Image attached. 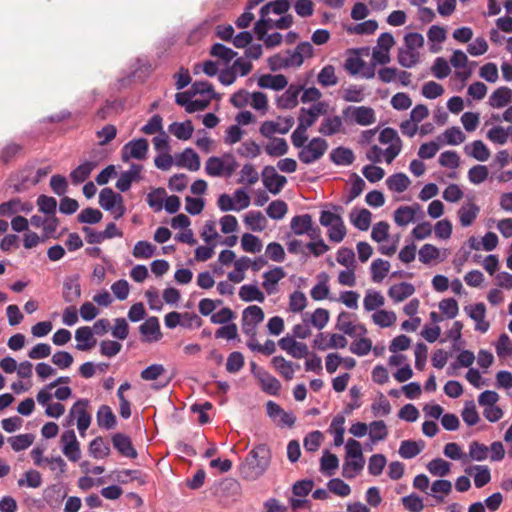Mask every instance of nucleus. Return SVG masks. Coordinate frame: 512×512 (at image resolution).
I'll return each mask as SVG.
<instances>
[{"mask_svg":"<svg viewBox=\"0 0 512 512\" xmlns=\"http://www.w3.org/2000/svg\"><path fill=\"white\" fill-rule=\"evenodd\" d=\"M123 202V197L111 188H104L99 194V205L106 211L113 210L117 203Z\"/></svg>","mask_w":512,"mask_h":512,"instance_id":"30","label":"nucleus"},{"mask_svg":"<svg viewBox=\"0 0 512 512\" xmlns=\"http://www.w3.org/2000/svg\"><path fill=\"white\" fill-rule=\"evenodd\" d=\"M131 385L129 382H125L120 385L117 391V397L119 399V413L124 419H128L131 416L130 402L124 396L125 391L129 390Z\"/></svg>","mask_w":512,"mask_h":512,"instance_id":"46","label":"nucleus"},{"mask_svg":"<svg viewBox=\"0 0 512 512\" xmlns=\"http://www.w3.org/2000/svg\"><path fill=\"white\" fill-rule=\"evenodd\" d=\"M327 149V141L324 138L315 137L301 148L298 158L304 164H311L318 161L326 153Z\"/></svg>","mask_w":512,"mask_h":512,"instance_id":"4","label":"nucleus"},{"mask_svg":"<svg viewBox=\"0 0 512 512\" xmlns=\"http://www.w3.org/2000/svg\"><path fill=\"white\" fill-rule=\"evenodd\" d=\"M339 460L335 454L328 451L324 453L320 462V470L327 476H332L338 468Z\"/></svg>","mask_w":512,"mask_h":512,"instance_id":"49","label":"nucleus"},{"mask_svg":"<svg viewBox=\"0 0 512 512\" xmlns=\"http://www.w3.org/2000/svg\"><path fill=\"white\" fill-rule=\"evenodd\" d=\"M465 472L473 476L474 485L477 488H482L491 481V472L486 465H475L467 468Z\"/></svg>","mask_w":512,"mask_h":512,"instance_id":"23","label":"nucleus"},{"mask_svg":"<svg viewBox=\"0 0 512 512\" xmlns=\"http://www.w3.org/2000/svg\"><path fill=\"white\" fill-rule=\"evenodd\" d=\"M425 447L424 441L404 440L399 447V455L404 459L416 457Z\"/></svg>","mask_w":512,"mask_h":512,"instance_id":"29","label":"nucleus"},{"mask_svg":"<svg viewBox=\"0 0 512 512\" xmlns=\"http://www.w3.org/2000/svg\"><path fill=\"white\" fill-rule=\"evenodd\" d=\"M89 452L94 458L101 459L109 455L110 448L102 437H96L90 442Z\"/></svg>","mask_w":512,"mask_h":512,"instance_id":"51","label":"nucleus"},{"mask_svg":"<svg viewBox=\"0 0 512 512\" xmlns=\"http://www.w3.org/2000/svg\"><path fill=\"white\" fill-rule=\"evenodd\" d=\"M241 246L245 252L257 253L262 249L261 240L250 233H245L241 238Z\"/></svg>","mask_w":512,"mask_h":512,"instance_id":"57","label":"nucleus"},{"mask_svg":"<svg viewBox=\"0 0 512 512\" xmlns=\"http://www.w3.org/2000/svg\"><path fill=\"white\" fill-rule=\"evenodd\" d=\"M34 435L30 433L20 434L17 436L10 437L8 442L10 443L12 449L16 452L23 451L32 445L34 442Z\"/></svg>","mask_w":512,"mask_h":512,"instance_id":"48","label":"nucleus"},{"mask_svg":"<svg viewBox=\"0 0 512 512\" xmlns=\"http://www.w3.org/2000/svg\"><path fill=\"white\" fill-rule=\"evenodd\" d=\"M114 448L124 457L136 458L137 451L132 445L131 439L122 433H116L112 437Z\"/></svg>","mask_w":512,"mask_h":512,"instance_id":"19","label":"nucleus"},{"mask_svg":"<svg viewBox=\"0 0 512 512\" xmlns=\"http://www.w3.org/2000/svg\"><path fill=\"white\" fill-rule=\"evenodd\" d=\"M273 368L286 380H291L294 376L295 369L293 363L287 361L282 356H275L271 360Z\"/></svg>","mask_w":512,"mask_h":512,"instance_id":"34","label":"nucleus"},{"mask_svg":"<svg viewBox=\"0 0 512 512\" xmlns=\"http://www.w3.org/2000/svg\"><path fill=\"white\" fill-rule=\"evenodd\" d=\"M156 247L147 241H138L133 248V256L138 259H148L153 256Z\"/></svg>","mask_w":512,"mask_h":512,"instance_id":"59","label":"nucleus"},{"mask_svg":"<svg viewBox=\"0 0 512 512\" xmlns=\"http://www.w3.org/2000/svg\"><path fill=\"white\" fill-rule=\"evenodd\" d=\"M169 131L180 140H188L191 138L194 127L190 120L184 122H174L170 125Z\"/></svg>","mask_w":512,"mask_h":512,"instance_id":"36","label":"nucleus"},{"mask_svg":"<svg viewBox=\"0 0 512 512\" xmlns=\"http://www.w3.org/2000/svg\"><path fill=\"white\" fill-rule=\"evenodd\" d=\"M419 212H421V206L418 203L411 206H400L394 212V221L398 226L405 227L414 221Z\"/></svg>","mask_w":512,"mask_h":512,"instance_id":"14","label":"nucleus"},{"mask_svg":"<svg viewBox=\"0 0 512 512\" xmlns=\"http://www.w3.org/2000/svg\"><path fill=\"white\" fill-rule=\"evenodd\" d=\"M262 176L264 186L274 195L278 194L287 183L286 177L278 174L273 166H266Z\"/></svg>","mask_w":512,"mask_h":512,"instance_id":"11","label":"nucleus"},{"mask_svg":"<svg viewBox=\"0 0 512 512\" xmlns=\"http://www.w3.org/2000/svg\"><path fill=\"white\" fill-rule=\"evenodd\" d=\"M288 144L284 138H273L265 146V152L272 157H280L288 152Z\"/></svg>","mask_w":512,"mask_h":512,"instance_id":"43","label":"nucleus"},{"mask_svg":"<svg viewBox=\"0 0 512 512\" xmlns=\"http://www.w3.org/2000/svg\"><path fill=\"white\" fill-rule=\"evenodd\" d=\"M401 502L409 512H420L424 509L423 500L415 493L403 497Z\"/></svg>","mask_w":512,"mask_h":512,"instance_id":"64","label":"nucleus"},{"mask_svg":"<svg viewBox=\"0 0 512 512\" xmlns=\"http://www.w3.org/2000/svg\"><path fill=\"white\" fill-rule=\"evenodd\" d=\"M103 214L100 210L95 208H85L77 216L79 223L96 224L101 221Z\"/></svg>","mask_w":512,"mask_h":512,"instance_id":"53","label":"nucleus"},{"mask_svg":"<svg viewBox=\"0 0 512 512\" xmlns=\"http://www.w3.org/2000/svg\"><path fill=\"white\" fill-rule=\"evenodd\" d=\"M265 314L261 307L250 305L242 312L241 328L246 336L257 334V326L264 320Z\"/></svg>","mask_w":512,"mask_h":512,"instance_id":"5","label":"nucleus"},{"mask_svg":"<svg viewBox=\"0 0 512 512\" xmlns=\"http://www.w3.org/2000/svg\"><path fill=\"white\" fill-rule=\"evenodd\" d=\"M398 63L404 68H412L420 60L419 52L407 48L399 49L397 56Z\"/></svg>","mask_w":512,"mask_h":512,"instance_id":"41","label":"nucleus"},{"mask_svg":"<svg viewBox=\"0 0 512 512\" xmlns=\"http://www.w3.org/2000/svg\"><path fill=\"white\" fill-rule=\"evenodd\" d=\"M97 422L100 427L111 429L116 424V417L112 409L107 405H102L97 412Z\"/></svg>","mask_w":512,"mask_h":512,"instance_id":"45","label":"nucleus"},{"mask_svg":"<svg viewBox=\"0 0 512 512\" xmlns=\"http://www.w3.org/2000/svg\"><path fill=\"white\" fill-rule=\"evenodd\" d=\"M464 151L470 157L481 162L487 161L490 157V150L481 140H475L470 145H466Z\"/></svg>","mask_w":512,"mask_h":512,"instance_id":"26","label":"nucleus"},{"mask_svg":"<svg viewBox=\"0 0 512 512\" xmlns=\"http://www.w3.org/2000/svg\"><path fill=\"white\" fill-rule=\"evenodd\" d=\"M95 164L92 162H85L81 165H79L77 168H75L70 173V178L74 184H79L84 182L89 175L91 174L92 170L95 168Z\"/></svg>","mask_w":512,"mask_h":512,"instance_id":"47","label":"nucleus"},{"mask_svg":"<svg viewBox=\"0 0 512 512\" xmlns=\"http://www.w3.org/2000/svg\"><path fill=\"white\" fill-rule=\"evenodd\" d=\"M343 116L352 117L357 124L362 126L371 125L376 121L374 110L366 106H348L343 110Z\"/></svg>","mask_w":512,"mask_h":512,"instance_id":"9","label":"nucleus"},{"mask_svg":"<svg viewBox=\"0 0 512 512\" xmlns=\"http://www.w3.org/2000/svg\"><path fill=\"white\" fill-rule=\"evenodd\" d=\"M286 276V273L282 267H275L263 274L264 281L262 283L263 288L267 294L271 295L276 291V285L280 280Z\"/></svg>","mask_w":512,"mask_h":512,"instance_id":"22","label":"nucleus"},{"mask_svg":"<svg viewBox=\"0 0 512 512\" xmlns=\"http://www.w3.org/2000/svg\"><path fill=\"white\" fill-rule=\"evenodd\" d=\"M512 102V90L506 86L497 88L489 98V104L494 108H502Z\"/></svg>","mask_w":512,"mask_h":512,"instance_id":"27","label":"nucleus"},{"mask_svg":"<svg viewBox=\"0 0 512 512\" xmlns=\"http://www.w3.org/2000/svg\"><path fill=\"white\" fill-rule=\"evenodd\" d=\"M288 211L286 202L282 200L272 201L266 209L267 215L272 219H282Z\"/></svg>","mask_w":512,"mask_h":512,"instance_id":"63","label":"nucleus"},{"mask_svg":"<svg viewBox=\"0 0 512 512\" xmlns=\"http://www.w3.org/2000/svg\"><path fill=\"white\" fill-rule=\"evenodd\" d=\"M239 297L245 302L258 301L260 303L265 301L264 293L256 286L246 284L239 290Z\"/></svg>","mask_w":512,"mask_h":512,"instance_id":"37","label":"nucleus"},{"mask_svg":"<svg viewBox=\"0 0 512 512\" xmlns=\"http://www.w3.org/2000/svg\"><path fill=\"white\" fill-rule=\"evenodd\" d=\"M442 137L446 144L448 145H459L463 143L466 139L465 134L461 131L459 127L453 126L445 130L442 134Z\"/></svg>","mask_w":512,"mask_h":512,"instance_id":"61","label":"nucleus"},{"mask_svg":"<svg viewBox=\"0 0 512 512\" xmlns=\"http://www.w3.org/2000/svg\"><path fill=\"white\" fill-rule=\"evenodd\" d=\"M210 54L211 56L219 58L226 63L230 62L237 55V53L231 48L220 43H216L212 46Z\"/></svg>","mask_w":512,"mask_h":512,"instance_id":"62","label":"nucleus"},{"mask_svg":"<svg viewBox=\"0 0 512 512\" xmlns=\"http://www.w3.org/2000/svg\"><path fill=\"white\" fill-rule=\"evenodd\" d=\"M33 205L30 202H22L19 198H13L0 204V216H11L18 212H30Z\"/></svg>","mask_w":512,"mask_h":512,"instance_id":"20","label":"nucleus"},{"mask_svg":"<svg viewBox=\"0 0 512 512\" xmlns=\"http://www.w3.org/2000/svg\"><path fill=\"white\" fill-rule=\"evenodd\" d=\"M63 454L71 461L77 462L81 458L80 443L76 438L74 430H67L61 435Z\"/></svg>","mask_w":512,"mask_h":512,"instance_id":"7","label":"nucleus"},{"mask_svg":"<svg viewBox=\"0 0 512 512\" xmlns=\"http://www.w3.org/2000/svg\"><path fill=\"white\" fill-rule=\"evenodd\" d=\"M318 83L323 87L334 86L338 83L335 68L332 65L324 66L318 74Z\"/></svg>","mask_w":512,"mask_h":512,"instance_id":"50","label":"nucleus"},{"mask_svg":"<svg viewBox=\"0 0 512 512\" xmlns=\"http://www.w3.org/2000/svg\"><path fill=\"white\" fill-rule=\"evenodd\" d=\"M450 463L443 460L442 458H436L431 460L428 465V471L434 476L444 477L450 472Z\"/></svg>","mask_w":512,"mask_h":512,"instance_id":"52","label":"nucleus"},{"mask_svg":"<svg viewBox=\"0 0 512 512\" xmlns=\"http://www.w3.org/2000/svg\"><path fill=\"white\" fill-rule=\"evenodd\" d=\"M378 28L376 20H367L362 23L355 24L354 26L348 27L347 32L350 34L364 35L373 34Z\"/></svg>","mask_w":512,"mask_h":512,"instance_id":"55","label":"nucleus"},{"mask_svg":"<svg viewBox=\"0 0 512 512\" xmlns=\"http://www.w3.org/2000/svg\"><path fill=\"white\" fill-rule=\"evenodd\" d=\"M329 104L327 102H317L309 108L302 107L299 110L298 125L299 127L308 130L313 126L320 116L327 115Z\"/></svg>","mask_w":512,"mask_h":512,"instance_id":"6","label":"nucleus"},{"mask_svg":"<svg viewBox=\"0 0 512 512\" xmlns=\"http://www.w3.org/2000/svg\"><path fill=\"white\" fill-rule=\"evenodd\" d=\"M303 91L302 85L291 84L277 99V106L283 109H292L298 104L299 94Z\"/></svg>","mask_w":512,"mask_h":512,"instance_id":"17","label":"nucleus"},{"mask_svg":"<svg viewBox=\"0 0 512 512\" xmlns=\"http://www.w3.org/2000/svg\"><path fill=\"white\" fill-rule=\"evenodd\" d=\"M385 303L384 297L377 291H368L363 300V306L367 311H373Z\"/></svg>","mask_w":512,"mask_h":512,"instance_id":"58","label":"nucleus"},{"mask_svg":"<svg viewBox=\"0 0 512 512\" xmlns=\"http://www.w3.org/2000/svg\"><path fill=\"white\" fill-rule=\"evenodd\" d=\"M327 487L329 492L340 497H347L351 493L350 486L340 478H333L329 480Z\"/></svg>","mask_w":512,"mask_h":512,"instance_id":"60","label":"nucleus"},{"mask_svg":"<svg viewBox=\"0 0 512 512\" xmlns=\"http://www.w3.org/2000/svg\"><path fill=\"white\" fill-rule=\"evenodd\" d=\"M373 322L380 327H390L396 322V314L393 311L378 310L372 315Z\"/></svg>","mask_w":512,"mask_h":512,"instance_id":"56","label":"nucleus"},{"mask_svg":"<svg viewBox=\"0 0 512 512\" xmlns=\"http://www.w3.org/2000/svg\"><path fill=\"white\" fill-rule=\"evenodd\" d=\"M258 377L260 379L263 391L272 395H276L279 392L281 383L277 378L266 371L259 372Z\"/></svg>","mask_w":512,"mask_h":512,"instance_id":"40","label":"nucleus"},{"mask_svg":"<svg viewBox=\"0 0 512 512\" xmlns=\"http://www.w3.org/2000/svg\"><path fill=\"white\" fill-rule=\"evenodd\" d=\"M371 279L375 283H380L387 276L390 270V263L381 258L375 259L371 263Z\"/></svg>","mask_w":512,"mask_h":512,"instance_id":"35","label":"nucleus"},{"mask_svg":"<svg viewBox=\"0 0 512 512\" xmlns=\"http://www.w3.org/2000/svg\"><path fill=\"white\" fill-rule=\"evenodd\" d=\"M430 490V495L433 496L438 503H442L444 498L451 493L452 483L449 480L439 479L432 483Z\"/></svg>","mask_w":512,"mask_h":512,"instance_id":"31","label":"nucleus"},{"mask_svg":"<svg viewBox=\"0 0 512 512\" xmlns=\"http://www.w3.org/2000/svg\"><path fill=\"white\" fill-rule=\"evenodd\" d=\"M259 180V174L255 167L250 164H244L241 171H240V177L238 179V183H246L248 185H254Z\"/></svg>","mask_w":512,"mask_h":512,"instance_id":"54","label":"nucleus"},{"mask_svg":"<svg viewBox=\"0 0 512 512\" xmlns=\"http://www.w3.org/2000/svg\"><path fill=\"white\" fill-rule=\"evenodd\" d=\"M371 216V212L364 208L356 213L352 212L350 214V219L355 227H357L361 231H366L370 227Z\"/></svg>","mask_w":512,"mask_h":512,"instance_id":"44","label":"nucleus"},{"mask_svg":"<svg viewBox=\"0 0 512 512\" xmlns=\"http://www.w3.org/2000/svg\"><path fill=\"white\" fill-rule=\"evenodd\" d=\"M88 401L80 399L74 403L70 410L69 416L77 420V428L81 435L89 428L91 423V415L87 411Z\"/></svg>","mask_w":512,"mask_h":512,"instance_id":"8","label":"nucleus"},{"mask_svg":"<svg viewBox=\"0 0 512 512\" xmlns=\"http://www.w3.org/2000/svg\"><path fill=\"white\" fill-rule=\"evenodd\" d=\"M480 212V208L472 202L466 203L462 205V207L458 211V216L460 223L463 227H468L472 225V223L477 218Z\"/></svg>","mask_w":512,"mask_h":512,"instance_id":"28","label":"nucleus"},{"mask_svg":"<svg viewBox=\"0 0 512 512\" xmlns=\"http://www.w3.org/2000/svg\"><path fill=\"white\" fill-rule=\"evenodd\" d=\"M313 220L310 214L294 216L290 222V228L295 235H304L310 230Z\"/></svg>","mask_w":512,"mask_h":512,"instance_id":"32","label":"nucleus"},{"mask_svg":"<svg viewBox=\"0 0 512 512\" xmlns=\"http://www.w3.org/2000/svg\"><path fill=\"white\" fill-rule=\"evenodd\" d=\"M330 159L336 165H350L353 163L355 157L351 149L337 147L331 151Z\"/></svg>","mask_w":512,"mask_h":512,"instance_id":"38","label":"nucleus"},{"mask_svg":"<svg viewBox=\"0 0 512 512\" xmlns=\"http://www.w3.org/2000/svg\"><path fill=\"white\" fill-rule=\"evenodd\" d=\"M148 141L144 138L128 142L122 150V160L128 161L129 158L143 160L148 152Z\"/></svg>","mask_w":512,"mask_h":512,"instance_id":"10","label":"nucleus"},{"mask_svg":"<svg viewBox=\"0 0 512 512\" xmlns=\"http://www.w3.org/2000/svg\"><path fill=\"white\" fill-rule=\"evenodd\" d=\"M270 449L266 444H259L247 455L242 473L246 479L254 480L260 477L270 464Z\"/></svg>","mask_w":512,"mask_h":512,"instance_id":"1","label":"nucleus"},{"mask_svg":"<svg viewBox=\"0 0 512 512\" xmlns=\"http://www.w3.org/2000/svg\"><path fill=\"white\" fill-rule=\"evenodd\" d=\"M411 181L404 173H396L386 179V185L389 190L402 193L409 187Z\"/></svg>","mask_w":512,"mask_h":512,"instance_id":"33","label":"nucleus"},{"mask_svg":"<svg viewBox=\"0 0 512 512\" xmlns=\"http://www.w3.org/2000/svg\"><path fill=\"white\" fill-rule=\"evenodd\" d=\"M319 222L322 226L329 227L328 237L330 241L340 243L344 239L347 231L339 214L324 210L320 214Z\"/></svg>","mask_w":512,"mask_h":512,"instance_id":"3","label":"nucleus"},{"mask_svg":"<svg viewBox=\"0 0 512 512\" xmlns=\"http://www.w3.org/2000/svg\"><path fill=\"white\" fill-rule=\"evenodd\" d=\"M336 328L348 336L364 335L367 329L364 325L354 324L351 321V315L348 312H341L338 315Z\"/></svg>","mask_w":512,"mask_h":512,"instance_id":"12","label":"nucleus"},{"mask_svg":"<svg viewBox=\"0 0 512 512\" xmlns=\"http://www.w3.org/2000/svg\"><path fill=\"white\" fill-rule=\"evenodd\" d=\"M244 222L253 231H263L267 225V220L260 211L247 213Z\"/></svg>","mask_w":512,"mask_h":512,"instance_id":"42","label":"nucleus"},{"mask_svg":"<svg viewBox=\"0 0 512 512\" xmlns=\"http://www.w3.org/2000/svg\"><path fill=\"white\" fill-rule=\"evenodd\" d=\"M239 164L231 153H225L222 157L211 156L205 164V172L211 177H231Z\"/></svg>","mask_w":512,"mask_h":512,"instance_id":"2","label":"nucleus"},{"mask_svg":"<svg viewBox=\"0 0 512 512\" xmlns=\"http://www.w3.org/2000/svg\"><path fill=\"white\" fill-rule=\"evenodd\" d=\"M318 132L323 136H332L344 132L342 118L338 115L325 117L319 125Z\"/></svg>","mask_w":512,"mask_h":512,"instance_id":"18","label":"nucleus"},{"mask_svg":"<svg viewBox=\"0 0 512 512\" xmlns=\"http://www.w3.org/2000/svg\"><path fill=\"white\" fill-rule=\"evenodd\" d=\"M294 125L293 117H287L282 123L274 121H265L260 126L259 132L266 138H271L273 134H286Z\"/></svg>","mask_w":512,"mask_h":512,"instance_id":"13","label":"nucleus"},{"mask_svg":"<svg viewBox=\"0 0 512 512\" xmlns=\"http://www.w3.org/2000/svg\"><path fill=\"white\" fill-rule=\"evenodd\" d=\"M365 459H351L348 458L343 464L342 475L346 479L355 478L364 468Z\"/></svg>","mask_w":512,"mask_h":512,"instance_id":"39","label":"nucleus"},{"mask_svg":"<svg viewBox=\"0 0 512 512\" xmlns=\"http://www.w3.org/2000/svg\"><path fill=\"white\" fill-rule=\"evenodd\" d=\"M175 165L187 168L190 171H198L200 169V158L193 149L186 148L182 153L175 156Z\"/></svg>","mask_w":512,"mask_h":512,"instance_id":"15","label":"nucleus"},{"mask_svg":"<svg viewBox=\"0 0 512 512\" xmlns=\"http://www.w3.org/2000/svg\"><path fill=\"white\" fill-rule=\"evenodd\" d=\"M75 339L78 341L76 349L80 351H89L96 344V339L93 336V330L89 326L79 327L75 332Z\"/></svg>","mask_w":512,"mask_h":512,"instance_id":"21","label":"nucleus"},{"mask_svg":"<svg viewBox=\"0 0 512 512\" xmlns=\"http://www.w3.org/2000/svg\"><path fill=\"white\" fill-rule=\"evenodd\" d=\"M288 84L287 78L282 74H265L258 79V86L276 91L284 89Z\"/></svg>","mask_w":512,"mask_h":512,"instance_id":"24","label":"nucleus"},{"mask_svg":"<svg viewBox=\"0 0 512 512\" xmlns=\"http://www.w3.org/2000/svg\"><path fill=\"white\" fill-rule=\"evenodd\" d=\"M62 297L66 303H75L81 297V285L78 276L65 279L63 282Z\"/></svg>","mask_w":512,"mask_h":512,"instance_id":"16","label":"nucleus"},{"mask_svg":"<svg viewBox=\"0 0 512 512\" xmlns=\"http://www.w3.org/2000/svg\"><path fill=\"white\" fill-rule=\"evenodd\" d=\"M415 292V287L408 282L392 285L388 290V296L395 302H402Z\"/></svg>","mask_w":512,"mask_h":512,"instance_id":"25","label":"nucleus"}]
</instances>
